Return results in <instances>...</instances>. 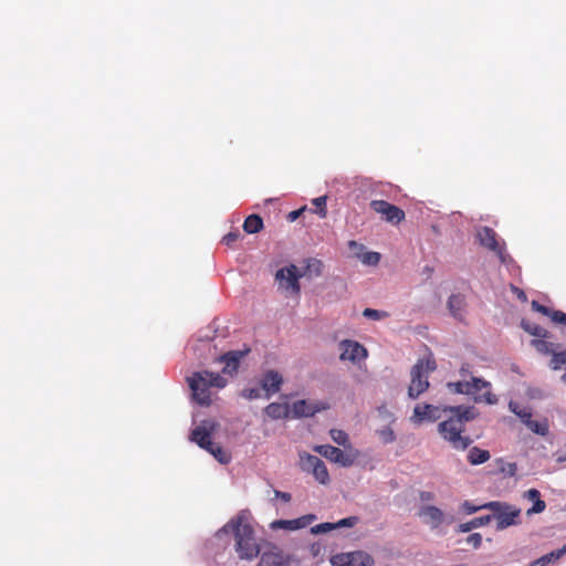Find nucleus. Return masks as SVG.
Segmentation results:
<instances>
[{"instance_id": "1", "label": "nucleus", "mask_w": 566, "mask_h": 566, "mask_svg": "<svg viewBox=\"0 0 566 566\" xmlns=\"http://www.w3.org/2000/svg\"><path fill=\"white\" fill-rule=\"evenodd\" d=\"M230 533L234 537V549L240 559L252 560L259 556L261 547L244 512L232 517L216 535L220 536L221 534Z\"/></svg>"}, {"instance_id": "2", "label": "nucleus", "mask_w": 566, "mask_h": 566, "mask_svg": "<svg viewBox=\"0 0 566 566\" xmlns=\"http://www.w3.org/2000/svg\"><path fill=\"white\" fill-rule=\"evenodd\" d=\"M443 411H450L451 416L438 424L439 433L452 448L465 450L472 443V440L462 433L465 430V422L475 418V409L473 407L457 406L444 408Z\"/></svg>"}, {"instance_id": "3", "label": "nucleus", "mask_w": 566, "mask_h": 566, "mask_svg": "<svg viewBox=\"0 0 566 566\" xmlns=\"http://www.w3.org/2000/svg\"><path fill=\"white\" fill-rule=\"evenodd\" d=\"M187 382L191 390L192 400L206 407L212 402V389H221L227 385V380L220 374L208 370L195 371L187 377Z\"/></svg>"}, {"instance_id": "4", "label": "nucleus", "mask_w": 566, "mask_h": 566, "mask_svg": "<svg viewBox=\"0 0 566 566\" xmlns=\"http://www.w3.org/2000/svg\"><path fill=\"white\" fill-rule=\"evenodd\" d=\"M437 369L433 355L430 353L427 357L419 359L411 368L410 384L408 387V397L417 399L421 394L426 392L430 386L429 374Z\"/></svg>"}, {"instance_id": "5", "label": "nucleus", "mask_w": 566, "mask_h": 566, "mask_svg": "<svg viewBox=\"0 0 566 566\" xmlns=\"http://www.w3.org/2000/svg\"><path fill=\"white\" fill-rule=\"evenodd\" d=\"M481 507H485L493 512V518L496 521L497 530H505L512 525H517L521 523V509L511 505L505 502L493 501L481 505Z\"/></svg>"}, {"instance_id": "6", "label": "nucleus", "mask_w": 566, "mask_h": 566, "mask_svg": "<svg viewBox=\"0 0 566 566\" xmlns=\"http://www.w3.org/2000/svg\"><path fill=\"white\" fill-rule=\"evenodd\" d=\"M478 240L480 244L494 252L501 263L509 264L513 262L512 256L506 252L505 242L500 241L497 233L490 227H482L478 230Z\"/></svg>"}, {"instance_id": "7", "label": "nucleus", "mask_w": 566, "mask_h": 566, "mask_svg": "<svg viewBox=\"0 0 566 566\" xmlns=\"http://www.w3.org/2000/svg\"><path fill=\"white\" fill-rule=\"evenodd\" d=\"M219 423L212 419L202 420L196 426L189 436L191 442L196 443L203 450L212 448V434L217 431Z\"/></svg>"}, {"instance_id": "8", "label": "nucleus", "mask_w": 566, "mask_h": 566, "mask_svg": "<svg viewBox=\"0 0 566 566\" xmlns=\"http://www.w3.org/2000/svg\"><path fill=\"white\" fill-rule=\"evenodd\" d=\"M468 392L473 397L475 402H485L488 405H494L497 402L495 395L491 392V384L482 378L472 377L471 381H468Z\"/></svg>"}, {"instance_id": "9", "label": "nucleus", "mask_w": 566, "mask_h": 566, "mask_svg": "<svg viewBox=\"0 0 566 566\" xmlns=\"http://www.w3.org/2000/svg\"><path fill=\"white\" fill-rule=\"evenodd\" d=\"M314 450L324 458H326L327 460L337 463L344 468L353 465L357 458V452L348 453L331 444L317 446L315 447Z\"/></svg>"}, {"instance_id": "10", "label": "nucleus", "mask_w": 566, "mask_h": 566, "mask_svg": "<svg viewBox=\"0 0 566 566\" xmlns=\"http://www.w3.org/2000/svg\"><path fill=\"white\" fill-rule=\"evenodd\" d=\"M370 208L376 213L381 214L384 220L391 224H399L406 218L405 211L401 208L389 203L386 200H373L370 202Z\"/></svg>"}, {"instance_id": "11", "label": "nucleus", "mask_w": 566, "mask_h": 566, "mask_svg": "<svg viewBox=\"0 0 566 566\" xmlns=\"http://www.w3.org/2000/svg\"><path fill=\"white\" fill-rule=\"evenodd\" d=\"M301 468L304 471L312 472L314 478L322 484L329 482V474L323 460L312 454L301 455Z\"/></svg>"}, {"instance_id": "12", "label": "nucleus", "mask_w": 566, "mask_h": 566, "mask_svg": "<svg viewBox=\"0 0 566 566\" xmlns=\"http://www.w3.org/2000/svg\"><path fill=\"white\" fill-rule=\"evenodd\" d=\"M334 566H373V557L365 552L357 551L350 553L336 554L331 559Z\"/></svg>"}, {"instance_id": "13", "label": "nucleus", "mask_w": 566, "mask_h": 566, "mask_svg": "<svg viewBox=\"0 0 566 566\" xmlns=\"http://www.w3.org/2000/svg\"><path fill=\"white\" fill-rule=\"evenodd\" d=\"M302 275L298 273V270L295 265H290L283 269H280L276 272V280L279 281V285L285 290H291L294 294H298L301 291V286L298 283V279Z\"/></svg>"}, {"instance_id": "14", "label": "nucleus", "mask_w": 566, "mask_h": 566, "mask_svg": "<svg viewBox=\"0 0 566 566\" xmlns=\"http://www.w3.org/2000/svg\"><path fill=\"white\" fill-rule=\"evenodd\" d=\"M340 347V360H349L352 363H359L365 359L368 355L367 349L356 340L345 339L339 344Z\"/></svg>"}, {"instance_id": "15", "label": "nucleus", "mask_w": 566, "mask_h": 566, "mask_svg": "<svg viewBox=\"0 0 566 566\" xmlns=\"http://www.w3.org/2000/svg\"><path fill=\"white\" fill-rule=\"evenodd\" d=\"M441 418V410L439 407L423 403L417 405L413 408V413L411 416V421L416 424H420L423 421H436Z\"/></svg>"}, {"instance_id": "16", "label": "nucleus", "mask_w": 566, "mask_h": 566, "mask_svg": "<svg viewBox=\"0 0 566 566\" xmlns=\"http://www.w3.org/2000/svg\"><path fill=\"white\" fill-rule=\"evenodd\" d=\"M418 515L432 530L438 528L446 522V514L439 507L433 505L422 506L419 510Z\"/></svg>"}, {"instance_id": "17", "label": "nucleus", "mask_w": 566, "mask_h": 566, "mask_svg": "<svg viewBox=\"0 0 566 566\" xmlns=\"http://www.w3.org/2000/svg\"><path fill=\"white\" fill-rule=\"evenodd\" d=\"M249 353L250 348L224 353L220 357V361L224 364L223 373L230 375L235 374L239 369L241 359L244 358Z\"/></svg>"}, {"instance_id": "18", "label": "nucleus", "mask_w": 566, "mask_h": 566, "mask_svg": "<svg viewBox=\"0 0 566 566\" xmlns=\"http://www.w3.org/2000/svg\"><path fill=\"white\" fill-rule=\"evenodd\" d=\"M316 520L314 514L303 515L294 520H279L275 521L272 526L289 531H296L307 527L313 521Z\"/></svg>"}, {"instance_id": "19", "label": "nucleus", "mask_w": 566, "mask_h": 566, "mask_svg": "<svg viewBox=\"0 0 566 566\" xmlns=\"http://www.w3.org/2000/svg\"><path fill=\"white\" fill-rule=\"evenodd\" d=\"M258 566H290V560L282 551L274 547L262 554Z\"/></svg>"}, {"instance_id": "20", "label": "nucleus", "mask_w": 566, "mask_h": 566, "mask_svg": "<svg viewBox=\"0 0 566 566\" xmlns=\"http://www.w3.org/2000/svg\"><path fill=\"white\" fill-rule=\"evenodd\" d=\"M283 378L277 371L268 370L261 379V387L266 391V397L269 398L280 390Z\"/></svg>"}, {"instance_id": "21", "label": "nucleus", "mask_w": 566, "mask_h": 566, "mask_svg": "<svg viewBox=\"0 0 566 566\" xmlns=\"http://www.w3.org/2000/svg\"><path fill=\"white\" fill-rule=\"evenodd\" d=\"M326 409L325 405H316L306 400H297L293 403L292 411L295 417H312L316 412Z\"/></svg>"}, {"instance_id": "22", "label": "nucleus", "mask_w": 566, "mask_h": 566, "mask_svg": "<svg viewBox=\"0 0 566 566\" xmlns=\"http://www.w3.org/2000/svg\"><path fill=\"white\" fill-rule=\"evenodd\" d=\"M465 297L462 294H452L448 300V308L451 315L458 319L463 321L465 316Z\"/></svg>"}, {"instance_id": "23", "label": "nucleus", "mask_w": 566, "mask_h": 566, "mask_svg": "<svg viewBox=\"0 0 566 566\" xmlns=\"http://www.w3.org/2000/svg\"><path fill=\"white\" fill-rule=\"evenodd\" d=\"M532 308L545 316L551 317V319L556 324H563L566 326V313L562 311L552 310L545 305L539 304L537 301L532 302Z\"/></svg>"}, {"instance_id": "24", "label": "nucleus", "mask_w": 566, "mask_h": 566, "mask_svg": "<svg viewBox=\"0 0 566 566\" xmlns=\"http://www.w3.org/2000/svg\"><path fill=\"white\" fill-rule=\"evenodd\" d=\"M524 497L533 502V506L527 510V515L538 514L545 511L546 503L541 499V493L538 490H527L524 493Z\"/></svg>"}, {"instance_id": "25", "label": "nucleus", "mask_w": 566, "mask_h": 566, "mask_svg": "<svg viewBox=\"0 0 566 566\" xmlns=\"http://www.w3.org/2000/svg\"><path fill=\"white\" fill-rule=\"evenodd\" d=\"M264 413L274 420L287 418L290 413V407L287 403L271 402L264 408Z\"/></svg>"}, {"instance_id": "26", "label": "nucleus", "mask_w": 566, "mask_h": 566, "mask_svg": "<svg viewBox=\"0 0 566 566\" xmlns=\"http://www.w3.org/2000/svg\"><path fill=\"white\" fill-rule=\"evenodd\" d=\"M491 520H492L491 515L474 517L469 522L459 524L457 527V532L458 533H468V532L472 531L473 528H478V527L488 525L491 522Z\"/></svg>"}, {"instance_id": "27", "label": "nucleus", "mask_w": 566, "mask_h": 566, "mask_svg": "<svg viewBox=\"0 0 566 566\" xmlns=\"http://www.w3.org/2000/svg\"><path fill=\"white\" fill-rule=\"evenodd\" d=\"M468 462L472 465H479L490 460L491 454L488 450L473 447L468 452Z\"/></svg>"}, {"instance_id": "28", "label": "nucleus", "mask_w": 566, "mask_h": 566, "mask_svg": "<svg viewBox=\"0 0 566 566\" xmlns=\"http://www.w3.org/2000/svg\"><path fill=\"white\" fill-rule=\"evenodd\" d=\"M324 264L321 260L311 258L306 260V265L304 268L302 276L313 277L321 276L323 273Z\"/></svg>"}, {"instance_id": "29", "label": "nucleus", "mask_w": 566, "mask_h": 566, "mask_svg": "<svg viewBox=\"0 0 566 566\" xmlns=\"http://www.w3.org/2000/svg\"><path fill=\"white\" fill-rule=\"evenodd\" d=\"M532 346L543 355H552L555 349L560 347L559 344L548 342L546 338H535L531 342Z\"/></svg>"}, {"instance_id": "30", "label": "nucleus", "mask_w": 566, "mask_h": 566, "mask_svg": "<svg viewBox=\"0 0 566 566\" xmlns=\"http://www.w3.org/2000/svg\"><path fill=\"white\" fill-rule=\"evenodd\" d=\"M521 326L526 333H528L537 338H539V337L547 338L548 337V332L534 322H531L527 319H522Z\"/></svg>"}, {"instance_id": "31", "label": "nucleus", "mask_w": 566, "mask_h": 566, "mask_svg": "<svg viewBox=\"0 0 566 566\" xmlns=\"http://www.w3.org/2000/svg\"><path fill=\"white\" fill-rule=\"evenodd\" d=\"M263 228V220L258 214L249 216L243 222V230L247 233H258Z\"/></svg>"}, {"instance_id": "32", "label": "nucleus", "mask_w": 566, "mask_h": 566, "mask_svg": "<svg viewBox=\"0 0 566 566\" xmlns=\"http://www.w3.org/2000/svg\"><path fill=\"white\" fill-rule=\"evenodd\" d=\"M509 409L516 415L521 421L526 424L532 419V411L526 408H522L517 402L510 401Z\"/></svg>"}, {"instance_id": "33", "label": "nucleus", "mask_w": 566, "mask_h": 566, "mask_svg": "<svg viewBox=\"0 0 566 566\" xmlns=\"http://www.w3.org/2000/svg\"><path fill=\"white\" fill-rule=\"evenodd\" d=\"M207 451L222 464H227L231 461L230 453L223 450L219 444L213 443L212 448H209Z\"/></svg>"}, {"instance_id": "34", "label": "nucleus", "mask_w": 566, "mask_h": 566, "mask_svg": "<svg viewBox=\"0 0 566 566\" xmlns=\"http://www.w3.org/2000/svg\"><path fill=\"white\" fill-rule=\"evenodd\" d=\"M563 366L566 367V350H557V349H555L554 353L552 354V358H551V361H549V367L553 370H558Z\"/></svg>"}, {"instance_id": "35", "label": "nucleus", "mask_w": 566, "mask_h": 566, "mask_svg": "<svg viewBox=\"0 0 566 566\" xmlns=\"http://www.w3.org/2000/svg\"><path fill=\"white\" fill-rule=\"evenodd\" d=\"M525 426L531 431H533L534 433L539 434V436H546L549 430L547 420L535 421V420L531 419Z\"/></svg>"}, {"instance_id": "36", "label": "nucleus", "mask_w": 566, "mask_h": 566, "mask_svg": "<svg viewBox=\"0 0 566 566\" xmlns=\"http://www.w3.org/2000/svg\"><path fill=\"white\" fill-rule=\"evenodd\" d=\"M329 434L332 440L338 446L347 447L349 444L348 434L344 430L332 429Z\"/></svg>"}, {"instance_id": "37", "label": "nucleus", "mask_w": 566, "mask_h": 566, "mask_svg": "<svg viewBox=\"0 0 566 566\" xmlns=\"http://www.w3.org/2000/svg\"><path fill=\"white\" fill-rule=\"evenodd\" d=\"M448 388L454 394H465L469 395L468 381H455L448 382Z\"/></svg>"}, {"instance_id": "38", "label": "nucleus", "mask_w": 566, "mask_h": 566, "mask_svg": "<svg viewBox=\"0 0 566 566\" xmlns=\"http://www.w3.org/2000/svg\"><path fill=\"white\" fill-rule=\"evenodd\" d=\"M363 315L367 318L379 321L382 318H386L388 316L387 312L373 310V308H365L363 312Z\"/></svg>"}, {"instance_id": "39", "label": "nucleus", "mask_w": 566, "mask_h": 566, "mask_svg": "<svg viewBox=\"0 0 566 566\" xmlns=\"http://www.w3.org/2000/svg\"><path fill=\"white\" fill-rule=\"evenodd\" d=\"M313 203L316 207V209H317L316 212L319 214V217L325 218L326 213H327L326 197L325 196L317 197L313 200Z\"/></svg>"}, {"instance_id": "40", "label": "nucleus", "mask_w": 566, "mask_h": 566, "mask_svg": "<svg viewBox=\"0 0 566 566\" xmlns=\"http://www.w3.org/2000/svg\"><path fill=\"white\" fill-rule=\"evenodd\" d=\"M364 264L377 265L380 261V254L378 252H367L361 259Z\"/></svg>"}, {"instance_id": "41", "label": "nucleus", "mask_w": 566, "mask_h": 566, "mask_svg": "<svg viewBox=\"0 0 566 566\" xmlns=\"http://www.w3.org/2000/svg\"><path fill=\"white\" fill-rule=\"evenodd\" d=\"M332 530H335L334 523H321V524L313 526L311 528V532L313 534H323V533H327Z\"/></svg>"}, {"instance_id": "42", "label": "nucleus", "mask_w": 566, "mask_h": 566, "mask_svg": "<svg viewBox=\"0 0 566 566\" xmlns=\"http://www.w3.org/2000/svg\"><path fill=\"white\" fill-rule=\"evenodd\" d=\"M358 517L356 516H349L346 518L339 520L337 523H334L335 530L339 527H353L357 524Z\"/></svg>"}, {"instance_id": "43", "label": "nucleus", "mask_w": 566, "mask_h": 566, "mask_svg": "<svg viewBox=\"0 0 566 566\" xmlns=\"http://www.w3.org/2000/svg\"><path fill=\"white\" fill-rule=\"evenodd\" d=\"M239 230L231 231L222 238V243H224L227 247H232L239 240Z\"/></svg>"}, {"instance_id": "44", "label": "nucleus", "mask_w": 566, "mask_h": 566, "mask_svg": "<svg viewBox=\"0 0 566 566\" xmlns=\"http://www.w3.org/2000/svg\"><path fill=\"white\" fill-rule=\"evenodd\" d=\"M465 543L472 546L473 548H479L482 544V535L480 533L470 534L465 538Z\"/></svg>"}, {"instance_id": "45", "label": "nucleus", "mask_w": 566, "mask_h": 566, "mask_svg": "<svg viewBox=\"0 0 566 566\" xmlns=\"http://www.w3.org/2000/svg\"><path fill=\"white\" fill-rule=\"evenodd\" d=\"M552 560H556L555 559V555H554L553 552H551V553L539 557L538 559L534 560L533 563H531L530 566H546Z\"/></svg>"}, {"instance_id": "46", "label": "nucleus", "mask_w": 566, "mask_h": 566, "mask_svg": "<svg viewBox=\"0 0 566 566\" xmlns=\"http://www.w3.org/2000/svg\"><path fill=\"white\" fill-rule=\"evenodd\" d=\"M241 396L248 400L258 399L260 397V390L258 388H245L242 390Z\"/></svg>"}, {"instance_id": "47", "label": "nucleus", "mask_w": 566, "mask_h": 566, "mask_svg": "<svg viewBox=\"0 0 566 566\" xmlns=\"http://www.w3.org/2000/svg\"><path fill=\"white\" fill-rule=\"evenodd\" d=\"M501 471L510 476H513L517 472V465L513 462L505 463V465L501 468Z\"/></svg>"}, {"instance_id": "48", "label": "nucleus", "mask_w": 566, "mask_h": 566, "mask_svg": "<svg viewBox=\"0 0 566 566\" xmlns=\"http://www.w3.org/2000/svg\"><path fill=\"white\" fill-rule=\"evenodd\" d=\"M483 507L481 506H474L473 504H471L470 502L465 501L463 504H462V510L464 513L467 514H473L475 512H478L479 510H482Z\"/></svg>"}, {"instance_id": "49", "label": "nucleus", "mask_w": 566, "mask_h": 566, "mask_svg": "<svg viewBox=\"0 0 566 566\" xmlns=\"http://www.w3.org/2000/svg\"><path fill=\"white\" fill-rule=\"evenodd\" d=\"M511 291L516 295V297L520 301H522V302H526L527 301V295H526V293L522 289H520V287H517L515 285H511Z\"/></svg>"}, {"instance_id": "50", "label": "nucleus", "mask_w": 566, "mask_h": 566, "mask_svg": "<svg viewBox=\"0 0 566 566\" xmlns=\"http://www.w3.org/2000/svg\"><path fill=\"white\" fill-rule=\"evenodd\" d=\"M305 209L306 208L304 207V208L291 211L287 214V220L291 222L295 221L296 219H298L301 217V214L305 211Z\"/></svg>"}, {"instance_id": "51", "label": "nucleus", "mask_w": 566, "mask_h": 566, "mask_svg": "<svg viewBox=\"0 0 566 566\" xmlns=\"http://www.w3.org/2000/svg\"><path fill=\"white\" fill-rule=\"evenodd\" d=\"M419 497L422 502H430L434 500V494L429 491H421Z\"/></svg>"}, {"instance_id": "52", "label": "nucleus", "mask_w": 566, "mask_h": 566, "mask_svg": "<svg viewBox=\"0 0 566 566\" xmlns=\"http://www.w3.org/2000/svg\"><path fill=\"white\" fill-rule=\"evenodd\" d=\"M275 496L283 500L284 502L291 501V494L287 492L275 491Z\"/></svg>"}, {"instance_id": "53", "label": "nucleus", "mask_w": 566, "mask_h": 566, "mask_svg": "<svg viewBox=\"0 0 566 566\" xmlns=\"http://www.w3.org/2000/svg\"><path fill=\"white\" fill-rule=\"evenodd\" d=\"M553 553L555 555V559H559L562 556L566 554V544L562 548L554 551Z\"/></svg>"}, {"instance_id": "54", "label": "nucleus", "mask_w": 566, "mask_h": 566, "mask_svg": "<svg viewBox=\"0 0 566 566\" xmlns=\"http://www.w3.org/2000/svg\"><path fill=\"white\" fill-rule=\"evenodd\" d=\"M469 365L465 364V365H462L461 368H460V375L462 377H467L468 375H470V369H469Z\"/></svg>"}, {"instance_id": "55", "label": "nucleus", "mask_w": 566, "mask_h": 566, "mask_svg": "<svg viewBox=\"0 0 566 566\" xmlns=\"http://www.w3.org/2000/svg\"><path fill=\"white\" fill-rule=\"evenodd\" d=\"M528 396L531 398H537V397H542V391L539 389H531L528 391Z\"/></svg>"}, {"instance_id": "56", "label": "nucleus", "mask_w": 566, "mask_h": 566, "mask_svg": "<svg viewBox=\"0 0 566 566\" xmlns=\"http://www.w3.org/2000/svg\"><path fill=\"white\" fill-rule=\"evenodd\" d=\"M423 270H424V272H426L428 275H431V273H432V271H433V269H432V268H430V266H426Z\"/></svg>"}, {"instance_id": "57", "label": "nucleus", "mask_w": 566, "mask_h": 566, "mask_svg": "<svg viewBox=\"0 0 566 566\" xmlns=\"http://www.w3.org/2000/svg\"><path fill=\"white\" fill-rule=\"evenodd\" d=\"M562 381L566 385V373L562 376Z\"/></svg>"}, {"instance_id": "58", "label": "nucleus", "mask_w": 566, "mask_h": 566, "mask_svg": "<svg viewBox=\"0 0 566 566\" xmlns=\"http://www.w3.org/2000/svg\"><path fill=\"white\" fill-rule=\"evenodd\" d=\"M389 441H394V433L390 431V439Z\"/></svg>"}]
</instances>
